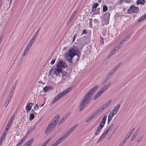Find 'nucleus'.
<instances>
[{
  "label": "nucleus",
  "mask_w": 146,
  "mask_h": 146,
  "mask_svg": "<svg viewBox=\"0 0 146 146\" xmlns=\"http://www.w3.org/2000/svg\"><path fill=\"white\" fill-rule=\"evenodd\" d=\"M111 84V83H108L105 85L99 92L102 94L104 93L106 90L109 88Z\"/></svg>",
  "instance_id": "nucleus-11"
},
{
  "label": "nucleus",
  "mask_w": 146,
  "mask_h": 146,
  "mask_svg": "<svg viewBox=\"0 0 146 146\" xmlns=\"http://www.w3.org/2000/svg\"><path fill=\"white\" fill-rule=\"evenodd\" d=\"M120 107V104H117L108 116V123L111 121L112 118L118 111Z\"/></svg>",
  "instance_id": "nucleus-5"
},
{
  "label": "nucleus",
  "mask_w": 146,
  "mask_h": 146,
  "mask_svg": "<svg viewBox=\"0 0 146 146\" xmlns=\"http://www.w3.org/2000/svg\"><path fill=\"white\" fill-rule=\"evenodd\" d=\"M30 48V47H29L27 46L23 54V57H24L27 55Z\"/></svg>",
  "instance_id": "nucleus-18"
},
{
  "label": "nucleus",
  "mask_w": 146,
  "mask_h": 146,
  "mask_svg": "<svg viewBox=\"0 0 146 146\" xmlns=\"http://www.w3.org/2000/svg\"><path fill=\"white\" fill-rule=\"evenodd\" d=\"M60 117V116L57 115H56L55 117V118L53 119L52 120H53V121H54V122L57 124L59 119Z\"/></svg>",
  "instance_id": "nucleus-16"
},
{
  "label": "nucleus",
  "mask_w": 146,
  "mask_h": 146,
  "mask_svg": "<svg viewBox=\"0 0 146 146\" xmlns=\"http://www.w3.org/2000/svg\"><path fill=\"white\" fill-rule=\"evenodd\" d=\"M98 114V112L97 111H95L94 113H93L90 116V117L92 119L96 115Z\"/></svg>",
  "instance_id": "nucleus-27"
},
{
  "label": "nucleus",
  "mask_w": 146,
  "mask_h": 146,
  "mask_svg": "<svg viewBox=\"0 0 146 146\" xmlns=\"http://www.w3.org/2000/svg\"><path fill=\"white\" fill-rule=\"evenodd\" d=\"M55 62V60H52L50 64H51L52 65Z\"/></svg>",
  "instance_id": "nucleus-55"
},
{
  "label": "nucleus",
  "mask_w": 146,
  "mask_h": 146,
  "mask_svg": "<svg viewBox=\"0 0 146 146\" xmlns=\"http://www.w3.org/2000/svg\"><path fill=\"white\" fill-rule=\"evenodd\" d=\"M78 124L75 125L66 132L63 136L58 139L55 143L52 144V146H56L62 142L64 139L66 138L77 127Z\"/></svg>",
  "instance_id": "nucleus-4"
},
{
  "label": "nucleus",
  "mask_w": 146,
  "mask_h": 146,
  "mask_svg": "<svg viewBox=\"0 0 146 146\" xmlns=\"http://www.w3.org/2000/svg\"><path fill=\"white\" fill-rule=\"evenodd\" d=\"M124 2L123 0H120L119 1V4H121Z\"/></svg>",
  "instance_id": "nucleus-60"
},
{
  "label": "nucleus",
  "mask_w": 146,
  "mask_h": 146,
  "mask_svg": "<svg viewBox=\"0 0 146 146\" xmlns=\"http://www.w3.org/2000/svg\"><path fill=\"white\" fill-rule=\"evenodd\" d=\"M15 87L16 86L15 85H13L11 89L13 90L14 91Z\"/></svg>",
  "instance_id": "nucleus-56"
},
{
  "label": "nucleus",
  "mask_w": 146,
  "mask_h": 146,
  "mask_svg": "<svg viewBox=\"0 0 146 146\" xmlns=\"http://www.w3.org/2000/svg\"><path fill=\"white\" fill-rule=\"evenodd\" d=\"M70 90V89L69 88L61 92L55 97L52 102L51 104H54L60 98L66 94Z\"/></svg>",
  "instance_id": "nucleus-7"
},
{
  "label": "nucleus",
  "mask_w": 146,
  "mask_h": 146,
  "mask_svg": "<svg viewBox=\"0 0 146 146\" xmlns=\"http://www.w3.org/2000/svg\"><path fill=\"white\" fill-rule=\"evenodd\" d=\"M71 21H70V20H68V21L67 22V25H69L70 23H71Z\"/></svg>",
  "instance_id": "nucleus-58"
},
{
  "label": "nucleus",
  "mask_w": 146,
  "mask_h": 146,
  "mask_svg": "<svg viewBox=\"0 0 146 146\" xmlns=\"http://www.w3.org/2000/svg\"><path fill=\"white\" fill-rule=\"evenodd\" d=\"M126 141L125 140H123L121 142L119 146H123Z\"/></svg>",
  "instance_id": "nucleus-36"
},
{
  "label": "nucleus",
  "mask_w": 146,
  "mask_h": 146,
  "mask_svg": "<svg viewBox=\"0 0 146 146\" xmlns=\"http://www.w3.org/2000/svg\"><path fill=\"white\" fill-rule=\"evenodd\" d=\"M129 137L130 136H129V135H128V134H127V135L125 136V138L124 140H125V141H126V140L129 138Z\"/></svg>",
  "instance_id": "nucleus-49"
},
{
  "label": "nucleus",
  "mask_w": 146,
  "mask_h": 146,
  "mask_svg": "<svg viewBox=\"0 0 146 146\" xmlns=\"http://www.w3.org/2000/svg\"><path fill=\"white\" fill-rule=\"evenodd\" d=\"M134 128H133L127 134L128 135H129V136H130L131 134H132V133H133V131L134 130Z\"/></svg>",
  "instance_id": "nucleus-39"
},
{
  "label": "nucleus",
  "mask_w": 146,
  "mask_h": 146,
  "mask_svg": "<svg viewBox=\"0 0 146 146\" xmlns=\"http://www.w3.org/2000/svg\"><path fill=\"white\" fill-rule=\"evenodd\" d=\"M131 36V35L130 34H128L124 38H125L126 40L128 39Z\"/></svg>",
  "instance_id": "nucleus-37"
},
{
  "label": "nucleus",
  "mask_w": 146,
  "mask_h": 146,
  "mask_svg": "<svg viewBox=\"0 0 146 146\" xmlns=\"http://www.w3.org/2000/svg\"><path fill=\"white\" fill-rule=\"evenodd\" d=\"M116 48L117 47H115L114 49H113V50L111 51L107 57L108 58H109L117 52V51L116 49Z\"/></svg>",
  "instance_id": "nucleus-14"
},
{
  "label": "nucleus",
  "mask_w": 146,
  "mask_h": 146,
  "mask_svg": "<svg viewBox=\"0 0 146 146\" xmlns=\"http://www.w3.org/2000/svg\"><path fill=\"white\" fill-rule=\"evenodd\" d=\"M53 73L55 76L60 77L61 78V80L59 82V84L63 83L69 77V75L66 71L56 67L54 70Z\"/></svg>",
  "instance_id": "nucleus-2"
},
{
  "label": "nucleus",
  "mask_w": 146,
  "mask_h": 146,
  "mask_svg": "<svg viewBox=\"0 0 146 146\" xmlns=\"http://www.w3.org/2000/svg\"><path fill=\"white\" fill-rule=\"evenodd\" d=\"M104 108H104V107L103 108V106H102L96 111H97L98 112V114L101 111H102Z\"/></svg>",
  "instance_id": "nucleus-31"
},
{
  "label": "nucleus",
  "mask_w": 146,
  "mask_h": 146,
  "mask_svg": "<svg viewBox=\"0 0 146 146\" xmlns=\"http://www.w3.org/2000/svg\"><path fill=\"white\" fill-rule=\"evenodd\" d=\"M56 124L57 123L53 121V120H51L45 130V133L47 134L50 133L56 126Z\"/></svg>",
  "instance_id": "nucleus-6"
},
{
  "label": "nucleus",
  "mask_w": 146,
  "mask_h": 146,
  "mask_svg": "<svg viewBox=\"0 0 146 146\" xmlns=\"http://www.w3.org/2000/svg\"><path fill=\"white\" fill-rule=\"evenodd\" d=\"M35 40L32 38L30 42H29L28 44L27 45V46H28L29 47L31 48V47L32 46V44L33 43Z\"/></svg>",
  "instance_id": "nucleus-22"
},
{
  "label": "nucleus",
  "mask_w": 146,
  "mask_h": 146,
  "mask_svg": "<svg viewBox=\"0 0 146 146\" xmlns=\"http://www.w3.org/2000/svg\"><path fill=\"white\" fill-rule=\"evenodd\" d=\"M146 19V15H145L144 16L142 17L138 20V22L142 21Z\"/></svg>",
  "instance_id": "nucleus-30"
},
{
  "label": "nucleus",
  "mask_w": 146,
  "mask_h": 146,
  "mask_svg": "<svg viewBox=\"0 0 146 146\" xmlns=\"http://www.w3.org/2000/svg\"><path fill=\"white\" fill-rule=\"evenodd\" d=\"M49 89V87H45L44 88V90L45 92H47Z\"/></svg>",
  "instance_id": "nucleus-41"
},
{
  "label": "nucleus",
  "mask_w": 146,
  "mask_h": 146,
  "mask_svg": "<svg viewBox=\"0 0 146 146\" xmlns=\"http://www.w3.org/2000/svg\"><path fill=\"white\" fill-rule=\"evenodd\" d=\"M109 131L108 129H107L103 134L105 136H106V134L108 133V132Z\"/></svg>",
  "instance_id": "nucleus-53"
},
{
  "label": "nucleus",
  "mask_w": 146,
  "mask_h": 146,
  "mask_svg": "<svg viewBox=\"0 0 146 146\" xmlns=\"http://www.w3.org/2000/svg\"><path fill=\"white\" fill-rule=\"evenodd\" d=\"M111 100H108L107 102L103 106V108H105L108 106L109 104H110V103L111 102Z\"/></svg>",
  "instance_id": "nucleus-26"
},
{
  "label": "nucleus",
  "mask_w": 146,
  "mask_h": 146,
  "mask_svg": "<svg viewBox=\"0 0 146 146\" xmlns=\"http://www.w3.org/2000/svg\"><path fill=\"white\" fill-rule=\"evenodd\" d=\"M98 4L97 3H96L95 4H94L93 7L92 8V11L93 12L98 7Z\"/></svg>",
  "instance_id": "nucleus-25"
},
{
  "label": "nucleus",
  "mask_w": 146,
  "mask_h": 146,
  "mask_svg": "<svg viewBox=\"0 0 146 146\" xmlns=\"http://www.w3.org/2000/svg\"><path fill=\"white\" fill-rule=\"evenodd\" d=\"M14 92V91L13 90L11 89L10 91L8 97L11 98Z\"/></svg>",
  "instance_id": "nucleus-29"
},
{
  "label": "nucleus",
  "mask_w": 146,
  "mask_h": 146,
  "mask_svg": "<svg viewBox=\"0 0 146 146\" xmlns=\"http://www.w3.org/2000/svg\"><path fill=\"white\" fill-rule=\"evenodd\" d=\"M10 128V127L7 126V128H6L5 131H6L7 132H8V130Z\"/></svg>",
  "instance_id": "nucleus-59"
},
{
  "label": "nucleus",
  "mask_w": 146,
  "mask_h": 146,
  "mask_svg": "<svg viewBox=\"0 0 146 146\" xmlns=\"http://www.w3.org/2000/svg\"><path fill=\"white\" fill-rule=\"evenodd\" d=\"M51 139V138H49L46 140L45 142L47 144L50 142Z\"/></svg>",
  "instance_id": "nucleus-47"
},
{
  "label": "nucleus",
  "mask_w": 146,
  "mask_h": 146,
  "mask_svg": "<svg viewBox=\"0 0 146 146\" xmlns=\"http://www.w3.org/2000/svg\"><path fill=\"white\" fill-rule=\"evenodd\" d=\"M82 33L83 34H86V30H84L82 31Z\"/></svg>",
  "instance_id": "nucleus-57"
},
{
  "label": "nucleus",
  "mask_w": 146,
  "mask_h": 146,
  "mask_svg": "<svg viewBox=\"0 0 146 146\" xmlns=\"http://www.w3.org/2000/svg\"><path fill=\"white\" fill-rule=\"evenodd\" d=\"M67 118V116L66 115H65L63 118L61 119L60 121L58 123V124L59 125H60L62 123H63V122Z\"/></svg>",
  "instance_id": "nucleus-19"
},
{
  "label": "nucleus",
  "mask_w": 146,
  "mask_h": 146,
  "mask_svg": "<svg viewBox=\"0 0 146 146\" xmlns=\"http://www.w3.org/2000/svg\"><path fill=\"white\" fill-rule=\"evenodd\" d=\"M11 98L8 97L5 102V107H6L7 106L11 100Z\"/></svg>",
  "instance_id": "nucleus-20"
},
{
  "label": "nucleus",
  "mask_w": 146,
  "mask_h": 146,
  "mask_svg": "<svg viewBox=\"0 0 146 146\" xmlns=\"http://www.w3.org/2000/svg\"><path fill=\"white\" fill-rule=\"evenodd\" d=\"M102 94L99 92L96 94L95 96L93 98V100H95L96 99H97Z\"/></svg>",
  "instance_id": "nucleus-23"
},
{
  "label": "nucleus",
  "mask_w": 146,
  "mask_h": 146,
  "mask_svg": "<svg viewBox=\"0 0 146 146\" xmlns=\"http://www.w3.org/2000/svg\"><path fill=\"white\" fill-rule=\"evenodd\" d=\"M131 0H125L126 2L127 3H129L130 2Z\"/></svg>",
  "instance_id": "nucleus-63"
},
{
  "label": "nucleus",
  "mask_w": 146,
  "mask_h": 146,
  "mask_svg": "<svg viewBox=\"0 0 146 146\" xmlns=\"http://www.w3.org/2000/svg\"><path fill=\"white\" fill-rule=\"evenodd\" d=\"M15 115H13L11 118L9 123L7 125V126L9 127H10L11 125L12 124L14 120V119L15 118Z\"/></svg>",
  "instance_id": "nucleus-17"
},
{
  "label": "nucleus",
  "mask_w": 146,
  "mask_h": 146,
  "mask_svg": "<svg viewBox=\"0 0 146 146\" xmlns=\"http://www.w3.org/2000/svg\"><path fill=\"white\" fill-rule=\"evenodd\" d=\"M25 138L23 137L21 139L20 141L17 145L16 146H20L23 143V142L25 141Z\"/></svg>",
  "instance_id": "nucleus-24"
},
{
  "label": "nucleus",
  "mask_w": 146,
  "mask_h": 146,
  "mask_svg": "<svg viewBox=\"0 0 146 146\" xmlns=\"http://www.w3.org/2000/svg\"><path fill=\"white\" fill-rule=\"evenodd\" d=\"M34 118V115L33 113H32L30 114L29 117V120H32Z\"/></svg>",
  "instance_id": "nucleus-32"
},
{
  "label": "nucleus",
  "mask_w": 146,
  "mask_h": 146,
  "mask_svg": "<svg viewBox=\"0 0 146 146\" xmlns=\"http://www.w3.org/2000/svg\"><path fill=\"white\" fill-rule=\"evenodd\" d=\"M137 132H135L133 134V136L131 139V141H133L135 138L137 134Z\"/></svg>",
  "instance_id": "nucleus-34"
},
{
  "label": "nucleus",
  "mask_w": 146,
  "mask_h": 146,
  "mask_svg": "<svg viewBox=\"0 0 146 146\" xmlns=\"http://www.w3.org/2000/svg\"><path fill=\"white\" fill-rule=\"evenodd\" d=\"M76 11H75L72 13V15H71V16L70 17H71L73 19L74 17L76 15Z\"/></svg>",
  "instance_id": "nucleus-43"
},
{
  "label": "nucleus",
  "mask_w": 146,
  "mask_h": 146,
  "mask_svg": "<svg viewBox=\"0 0 146 146\" xmlns=\"http://www.w3.org/2000/svg\"><path fill=\"white\" fill-rule=\"evenodd\" d=\"M125 41H126V40L124 38L121 40L120 41L119 43L120 44H122L124 42H125Z\"/></svg>",
  "instance_id": "nucleus-45"
},
{
  "label": "nucleus",
  "mask_w": 146,
  "mask_h": 146,
  "mask_svg": "<svg viewBox=\"0 0 146 146\" xmlns=\"http://www.w3.org/2000/svg\"><path fill=\"white\" fill-rule=\"evenodd\" d=\"M38 33H39V32H38V31H36L35 34V35H36V36H37L38 34Z\"/></svg>",
  "instance_id": "nucleus-64"
},
{
  "label": "nucleus",
  "mask_w": 146,
  "mask_h": 146,
  "mask_svg": "<svg viewBox=\"0 0 146 146\" xmlns=\"http://www.w3.org/2000/svg\"><path fill=\"white\" fill-rule=\"evenodd\" d=\"M33 138L31 139L30 140L27 142L23 145L24 146H31L33 142Z\"/></svg>",
  "instance_id": "nucleus-15"
},
{
  "label": "nucleus",
  "mask_w": 146,
  "mask_h": 146,
  "mask_svg": "<svg viewBox=\"0 0 146 146\" xmlns=\"http://www.w3.org/2000/svg\"><path fill=\"white\" fill-rule=\"evenodd\" d=\"M105 135L103 134L102 135H101L99 139L97 141V142L98 143H99L102 139L104 138V137H105Z\"/></svg>",
  "instance_id": "nucleus-28"
},
{
  "label": "nucleus",
  "mask_w": 146,
  "mask_h": 146,
  "mask_svg": "<svg viewBox=\"0 0 146 146\" xmlns=\"http://www.w3.org/2000/svg\"><path fill=\"white\" fill-rule=\"evenodd\" d=\"M6 135H5L3 134L0 139L1 140L2 139V140L3 141L6 137Z\"/></svg>",
  "instance_id": "nucleus-48"
},
{
  "label": "nucleus",
  "mask_w": 146,
  "mask_h": 146,
  "mask_svg": "<svg viewBox=\"0 0 146 146\" xmlns=\"http://www.w3.org/2000/svg\"><path fill=\"white\" fill-rule=\"evenodd\" d=\"M107 7L106 5H104L103 7V11L104 12H105L107 10Z\"/></svg>",
  "instance_id": "nucleus-40"
},
{
  "label": "nucleus",
  "mask_w": 146,
  "mask_h": 146,
  "mask_svg": "<svg viewBox=\"0 0 146 146\" xmlns=\"http://www.w3.org/2000/svg\"><path fill=\"white\" fill-rule=\"evenodd\" d=\"M56 67L60 69H61V70H63V69L64 68L67 67V65L65 62L60 60L58 61L56 65Z\"/></svg>",
  "instance_id": "nucleus-9"
},
{
  "label": "nucleus",
  "mask_w": 146,
  "mask_h": 146,
  "mask_svg": "<svg viewBox=\"0 0 146 146\" xmlns=\"http://www.w3.org/2000/svg\"><path fill=\"white\" fill-rule=\"evenodd\" d=\"M139 11V9L138 7H135L134 5L131 6L127 11V13L130 14L133 12L138 13Z\"/></svg>",
  "instance_id": "nucleus-10"
},
{
  "label": "nucleus",
  "mask_w": 146,
  "mask_h": 146,
  "mask_svg": "<svg viewBox=\"0 0 146 146\" xmlns=\"http://www.w3.org/2000/svg\"><path fill=\"white\" fill-rule=\"evenodd\" d=\"M35 129V127H33V128L30 129L29 131L28 132V133H31L32 131H34Z\"/></svg>",
  "instance_id": "nucleus-42"
},
{
  "label": "nucleus",
  "mask_w": 146,
  "mask_h": 146,
  "mask_svg": "<svg viewBox=\"0 0 146 146\" xmlns=\"http://www.w3.org/2000/svg\"><path fill=\"white\" fill-rule=\"evenodd\" d=\"M99 86L97 85L93 88L86 93L83 97L79 106V111H81L90 101L91 96L94 92L98 88Z\"/></svg>",
  "instance_id": "nucleus-1"
},
{
  "label": "nucleus",
  "mask_w": 146,
  "mask_h": 146,
  "mask_svg": "<svg viewBox=\"0 0 146 146\" xmlns=\"http://www.w3.org/2000/svg\"><path fill=\"white\" fill-rule=\"evenodd\" d=\"M78 50L76 47H74L68 50L65 56V59L68 60L70 63H72V59L74 56L77 54Z\"/></svg>",
  "instance_id": "nucleus-3"
},
{
  "label": "nucleus",
  "mask_w": 146,
  "mask_h": 146,
  "mask_svg": "<svg viewBox=\"0 0 146 146\" xmlns=\"http://www.w3.org/2000/svg\"><path fill=\"white\" fill-rule=\"evenodd\" d=\"M143 135H142L141 136H140L138 138L137 140V142H139L140 141H141L142 140V139L143 138Z\"/></svg>",
  "instance_id": "nucleus-33"
},
{
  "label": "nucleus",
  "mask_w": 146,
  "mask_h": 146,
  "mask_svg": "<svg viewBox=\"0 0 146 146\" xmlns=\"http://www.w3.org/2000/svg\"><path fill=\"white\" fill-rule=\"evenodd\" d=\"M106 118L107 116L106 115H105L103 117V119L102 122L105 124Z\"/></svg>",
  "instance_id": "nucleus-38"
},
{
  "label": "nucleus",
  "mask_w": 146,
  "mask_h": 146,
  "mask_svg": "<svg viewBox=\"0 0 146 146\" xmlns=\"http://www.w3.org/2000/svg\"><path fill=\"white\" fill-rule=\"evenodd\" d=\"M113 124H111V126H110V127L108 128V129L109 130V131L110 130L113 128Z\"/></svg>",
  "instance_id": "nucleus-51"
},
{
  "label": "nucleus",
  "mask_w": 146,
  "mask_h": 146,
  "mask_svg": "<svg viewBox=\"0 0 146 146\" xmlns=\"http://www.w3.org/2000/svg\"><path fill=\"white\" fill-rule=\"evenodd\" d=\"M121 45H119L117 46H116L117 47L116 48H117V49H116L117 51L119 49H120L121 48Z\"/></svg>",
  "instance_id": "nucleus-54"
},
{
  "label": "nucleus",
  "mask_w": 146,
  "mask_h": 146,
  "mask_svg": "<svg viewBox=\"0 0 146 146\" xmlns=\"http://www.w3.org/2000/svg\"><path fill=\"white\" fill-rule=\"evenodd\" d=\"M37 37V36H36V35H34L33 37L32 38L34 39L35 40L36 39V37Z\"/></svg>",
  "instance_id": "nucleus-61"
},
{
  "label": "nucleus",
  "mask_w": 146,
  "mask_h": 146,
  "mask_svg": "<svg viewBox=\"0 0 146 146\" xmlns=\"http://www.w3.org/2000/svg\"><path fill=\"white\" fill-rule=\"evenodd\" d=\"M38 106L36 104V105H35L34 107V110H38Z\"/></svg>",
  "instance_id": "nucleus-50"
},
{
  "label": "nucleus",
  "mask_w": 146,
  "mask_h": 146,
  "mask_svg": "<svg viewBox=\"0 0 146 146\" xmlns=\"http://www.w3.org/2000/svg\"><path fill=\"white\" fill-rule=\"evenodd\" d=\"M101 129V128L100 127H98V128H97L96 130V131L95 133L96 135H97L98 134V133L100 131Z\"/></svg>",
  "instance_id": "nucleus-35"
},
{
  "label": "nucleus",
  "mask_w": 146,
  "mask_h": 146,
  "mask_svg": "<svg viewBox=\"0 0 146 146\" xmlns=\"http://www.w3.org/2000/svg\"><path fill=\"white\" fill-rule=\"evenodd\" d=\"M77 36V33H75L74 34V36L73 38H72L73 42L75 40V39Z\"/></svg>",
  "instance_id": "nucleus-44"
},
{
  "label": "nucleus",
  "mask_w": 146,
  "mask_h": 146,
  "mask_svg": "<svg viewBox=\"0 0 146 146\" xmlns=\"http://www.w3.org/2000/svg\"><path fill=\"white\" fill-rule=\"evenodd\" d=\"M47 144L45 142L41 146H46Z\"/></svg>",
  "instance_id": "nucleus-62"
},
{
  "label": "nucleus",
  "mask_w": 146,
  "mask_h": 146,
  "mask_svg": "<svg viewBox=\"0 0 146 146\" xmlns=\"http://www.w3.org/2000/svg\"><path fill=\"white\" fill-rule=\"evenodd\" d=\"M110 16V13L108 12H106L104 15V18L105 20L108 21L109 20Z\"/></svg>",
  "instance_id": "nucleus-13"
},
{
  "label": "nucleus",
  "mask_w": 146,
  "mask_h": 146,
  "mask_svg": "<svg viewBox=\"0 0 146 146\" xmlns=\"http://www.w3.org/2000/svg\"><path fill=\"white\" fill-rule=\"evenodd\" d=\"M33 104V103H29L27 104L25 108L27 112H28L31 109Z\"/></svg>",
  "instance_id": "nucleus-12"
},
{
  "label": "nucleus",
  "mask_w": 146,
  "mask_h": 146,
  "mask_svg": "<svg viewBox=\"0 0 146 146\" xmlns=\"http://www.w3.org/2000/svg\"><path fill=\"white\" fill-rule=\"evenodd\" d=\"M145 3V0H138L137 1V4H141L143 5Z\"/></svg>",
  "instance_id": "nucleus-21"
},
{
  "label": "nucleus",
  "mask_w": 146,
  "mask_h": 146,
  "mask_svg": "<svg viewBox=\"0 0 146 146\" xmlns=\"http://www.w3.org/2000/svg\"><path fill=\"white\" fill-rule=\"evenodd\" d=\"M92 119L90 117H89L86 120V123H88L89 121L91 120Z\"/></svg>",
  "instance_id": "nucleus-52"
},
{
  "label": "nucleus",
  "mask_w": 146,
  "mask_h": 146,
  "mask_svg": "<svg viewBox=\"0 0 146 146\" xmlns=\"http://www.w3.org/2000/svg\"><path fill=\"white\" fill-rule=\"evenodd\" d=\"M122 63L121 62L114 66L108 73V76L110 78L113 75L119 67L121 65Z\"/></svg>",
  "instance_id": "nucleus-8"
},
{
  "label": "nucleus",
  "mask_w": 146,
  "mask_h": 146,
  "mask_svg": "<svg viewBox=\"0 0 146 146\" xmlns=\"http://www.w3.org/2000/svg\"><path fill=\"white\" fill-rule=\"evenodd\" d=\"M105 123L101 122V124L99 125L98 127H100L101 128L104 126Z\"/></svg>",
  "instance_id": "nucleus-46"
}]
</instances>
